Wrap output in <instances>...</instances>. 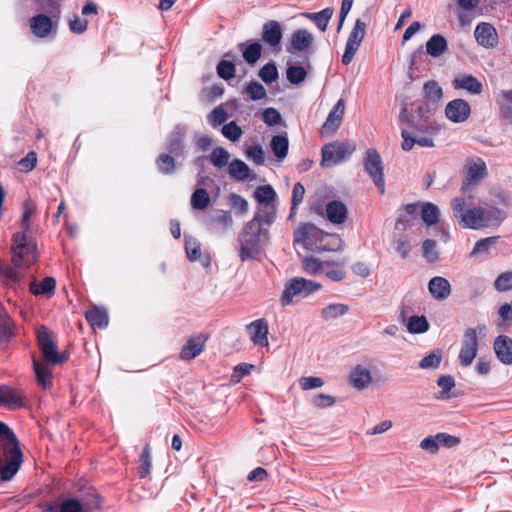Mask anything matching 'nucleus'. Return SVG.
<instances>
[{"mask_svg": "<svg viewBox=\"0 0 512 512\" xmlns=\"http://www.w3.org/2000/svg\"><path fill=\"white\" fill-rule=\"evenodd\" d=\"M452 84L455 89H463L470 94L479 95L483 91L482 83L471 74H461L457 76Z\"/></svg>", "mask_w": 512, "mask_h": 512, "instance_id": "23", "label": "nucleus"}, {"mask_svg": "<svg viewBox=\"0 0 512 512\" xmlns=\"http://www.w3.org/2000/svg\"><path fill=\"white\" fill-rule=\"evenodd\" d=\"M439 209L432 203H424L422 206V219L427 225H433L438 221Z\"/></svg>", "mask_w": 512, "mask_h": 512, "instance_id": "50", "label": "nucleus"}, {"mask_svg": "<svg viewBox=\"0 0 512 512\" xmlns=\"http://www.w3.org/2000/svg\"><path fill=\"white\" fill-rule=\"evenodd\" d=\"M323 232L315 225L307 223L299 227L294 233V242L301 244L305 249H319L318 242L322 241Z\"/></svg>", "mask_w": 512, "mask_h": 512, "instance_id": "12", "label": "nucleus"}, {"mask_svg": "<svg viewBox=\"0 0 512 512\" xmlns=\"http://www.w3.org/2000/svg\"><path fill=\"white\" fill-rule=\"evenodd\" d=\"M30 28L32 33L39 37L45 38L47 37L53 28L52 20L45 14H38L31 18L30 20Z\"/></svg>", "mask_w": 512, "mask_h": 512, "instance_id": "27", "label": "nucleus"}, {"mask_svg": "<svg viewBox=\"0 0 512 512\" xmlns=\"http://www.w3.org/2000/svg\"><path fill=\"white\" fill-rule=\"evenodd\" d=\"M222 134L228 138L229 140L236 142L240 139L242 135L241 128L236 124V122L232 121L222 128Z\"/></svg>", "mask_w": 512, "mask_h": 512, "instance_id": "61", "label": "nucleus"}, {"mask_svg": "<svg viewBox=\"0 0 512 512\" xmlns=\"http://www.w3.org/2000/svg\"><path fill=\"white\" fill-rule=\"evenodd\" d=\"M245 154L247 158L252 160L256 165H263L265 162L264 151L260 145L248 147L245 151Z\"/></svg>", "mask_w": 512, "mask_h": 512, "instance_id": "58", "label": "nucleus"}, {"mask_svg": "<svg viewBox=\"0 0 512 512\" xmlns=\"http://www.w3.org/2000/svg\"><path fill=\"white\" fill-rule=\"evenodd\" d=\"M478 352V338L474 328H467L464 332L461 349L459 353L460 363L467 367L476 358Z\"/></svg>", "mask_w": 512, "mask_h": 512, "instance_id": "13", "label": "nucleus"}, {"mask_svg": "<svg viewBox=\"0 0 512 512\" xmlns=\"http://www.w3.org/2000/svg\"><path fill=\"white\" fill-rule=\"evenodd\" d=\"M345 263L344 262H333V261H326V267L324 269L323 274L334 282L342 281L345 276L346 272L344 270Z\"/></svg>", "mask_w": 512, "mask_h": 512, "instance_id": "37", "label": "nucleus"}, {"mask_svg": "<svg viewBox=\"0 0 512 512\" xmlns=\"http://www.w3.org/2000/svg\"><path fill=\"white\" fill-rule=\"evenodd\" d=\"M428 290L436 300H445L451 294V285L446 278L436 276L430 279Z\"/></svg>", "mask_w": 512, "mask_h": 512, "instance_id": "25", "label": "nucleus"}, {"mask_svg": "<svg viewBox=\"0 0 512 512\" xmlns=\"http://www.w3.org/2000/svg\"><path fill=\"white\" fill-rule=\"evenodd\" d=\"M206 340L207 338L202 334L190 337L181 349V359L192 360L197 357L203 351Z\"/></svg>", "mask_w": 512, "mask_h": 512, "instance_id": "22", "label": "nucleus"}, {"mask_svg": "<svg viewBox=\"0 0 512 512\" xmlns=\"http://www.w3.org/2000/svg\"><path fill=\"white\" fill-rule=\"evenodd\" d=\"M35 212V206L32 202L26 201L23 206L22 233H16L13 236V264L16 267H28L37 259L36 245L27 237L30 229V217Z\"/></svg>", "mask_w": 512, "mask_h": 512, "instance_id": "2", "label": "nucleus"}, {"mask_svg": "<svg viewBox=\"0 0 512 512\" xmlns=\"http://www.w3.org/2000/svg\"><path fill=\"white\" fill-rule=\"evenodd\" d=\"M191 206L196 210L206 209L211 202L210 195L204 188H197L191 195Z\"/></svg>", "mask_w": 512, "mask_h": 512, "instance_id": "45", "label": "nucleus"}, {"mask_svg": "<svg viewBox=\"0 0 512 512\" xmlns=\"http://www.w3.org/2000/svg\"><path fill=\"white\" fill-rule=\"evenodd\" d=\"M260 78L265 83H272L278 78V71L274 63L265 64L259 71Z\"/></svg>", "mask_w": 512, "mask_h": 512, "instance_id": "57", "label": "nucleus"}, {"mask_svg": "<svg viewBox=\"0 0 512 512\" xmlns=\"http://www.w3.org/2000/svg\"><path fill=\"white\" fill-rule=\"evenodd\" d=\"M287 79L292 84H299L303 82L307 76L306 70L301 66H290L286 72Z\"/></svg>", "mask_w": 512, "mask_h": 512, "instance_id": "56", "label": "nucleus"}, {"mask_svg": "<svg viewBox=\"0 0 512 512\" xmlns=\"http://www.w3.org/2000/svg\"><path fill=\"white\" fill-rule=\"evenodd\" d=\"M262 46L255 42L249 44L243 51V58L248 64H255L261 56Z\"/></svg>", "mask_w": 512, "mask_h": 512, "instance_id": "51", "label": "nucleus"}, {"mask_svg": "<svg viewBox=\"0 0 512 512\" xmlns=\"http://www.w3.org/2000/svg\"><path fill=\"white\" fill-rule=\"evenodd\" d=\"M271 149L278 160H283L288 153L289 141L285 134L273 136L270 143Z\"/></svg>", "mask_w": 512, "mask_h": 512, "instance_id": "36", "label": "nucleus"}, {"mask_svg": "<svg viewBox=\"0 0 512 512\" xmlns=\"http://www.w3.org/2000/svg\"><path fill=\"white\" fill-rule=\"evenodd\" d=\"M356 150V145L350 140L334 141L322 148V167H331L350 157Z\"/></svg>", "mask_w": 512, "mask_h": 512, "instance_id": "6", "label": "nucleus"}, {"mask_svg": "<svg viewBox=\"0 0 512 512\" xmlns=\"http://www.w3.org/2000/svg\"><path fill=\"white\" fill-rule=\"evenodd\" d=\"M348 380L353 388L364 390L371 385L373 378L368 367L358 364L350 371Z\"/></svg>", "mask_w": 512, "mask_h": 512, "instance_id": "17", "label": "nucleus"}, {"mask_svg": "<svg viewBox=\"0 0 512 512\" xmlns=\"http://www.w3.org/2000/svg\"><path fill=\"white\" fill-rule=\"evenodd\" d=\"M44 512H87L77 499H66L58 507L50 506Z\"/></svg>", "mask_w": 512, "mask_h": 512, "instance_id": "42", "label": "nucleus"}, {"mask_svg": "<svg viewBox=\"0 0 512 512\" xmlns=\"http://www.w3.org/2000/svg\"><path fill=\"white\" fill-rule=\"evenodd\" d=\"M322 285L303 277H295L287 281L280 298L282 307L295 303L299 298H305L319 291Z\"/></svg>", "mask_w": 512, "mask_h": 512, "instance_id": "3", "label": "nucleus"}, {"mask_svg": "<svg viewBox=\"0 0 512 512\" xmlns=\"http://www.w3.org/2000/svg\"><path fill=\"white\" fill-rule=\"evenodd\" d=\"M465 205V200L462 197H456L451 202L454 216L460 220L464 228L477 230L488 227L482 207H474L465 210Z\"/></svg>", "mask_w": 512, "mask_h": 512, "instance_id": "4", "label": "nucleus"}, {"mask_svg": "<svg viewBox=\"0 0 512 512\" xmlns=\"http://www.w3.org/2000/svg\"><path fill=\"white\" fill-rule=\"evenodd\" d=\"M424 100L432 106H437L442 102L443 90L436 81H428L423 87Z\"/></svg>", "mask_w": 512, "mask_h": 512, "instance_id": "32", "label": "nucleus"}, {"mask_svg": "<svg viewBox=\"0 0 512 512\" xmlns=\"http://www.w3.org/2000/svg\"><path fill=\"white\" fill-rule=\"evenodd\" d=\"M262 119L268 126H276L282 122V116L278 110L269 107L262 112Z\"/></svg>", "mask_w": 512, "mask_h": 512, "instance_id": "60", "label": "nucleus"}, {"mask_svg": "<svg viewBox=\"0 0 512 512\" xmlns=\"http://www.w3.org/2000/svg\"><path fill=\"white\" fill-rule=\"evenodd\" d=\"M466 181L461 191L466 194L470 185H478L488 175L485 161L480 157H469L465 161Z\"/></svg>", "mask_w": 512, "mask_h": 512, "instance_id": "9", "label": "nucleus"}, {"mask_svg": "<svg viewBox=\"0 0 512 512\" xmlns=\"http://www.w3.org/2000/svg\"><path fill=\"white\" fill-rule=\"evenodd\" d=\"M493 350L502 364L512 365V339L509 336H497L493 342Z\"/></svg>", "mask_w": 512, "mask_h": 512, "instance_id": "18", "label": "nucleus"}, {"mask_svg": "<svg viewBox=\"0 0 512 512\" xmlns=\"http://www.w3.org/2000/svg\"><path fill=\"white\" fill-rule=\"evenodd\" d=\"M250 340L255 345L268 346V324L264 319H258L247 326Z\"/></svg>", "mask_w": 512, "mask_h": 512, "instance_id": "21", "label": "nucleus"}, {"mask_svg": "<svg viewBox=\"0 0 512 512\" xmlns=\"http://www.w3.org/2000/svg\"><path fill=\"white\" fill-rule=\"evenodd\" d=\"M442 359L440 351H433L429 355L425 356L419 363V367L422 369H436L439 367Z\"/></svg>", "mask_w": 512, "mask_h": 512, "instance_id": "54", "label": "nucleus"}, {"mask_svg": "<svg viewBox=\"0 0 512 512\" xmlns=\"http://www.w3.org/2000/svg\"><path fill=\"white\" fill-rule=\"evenodd\" d=\"M348 312V306L342 303H333L324 307L321 311V317L325 321L344 316Z\"/></svg>", "mask_w": 512, "mask_h": 512, "instance_id": "44", "label": "nucleus"}, {"mask_svg": "<svg viewBox=\"0 0 512 512\" xmlns=\"http://www.w3.org/2000/svg\"><path fill=\"white\" fill-rule=\"evenodd\" d=\"M56 286V281L53 277H46L43 279L41 284H38L36 281H32L30 283V291L32 294L38 295H47L51 296L54 293Z\"/></svg>", "mask_w": 512, "mask_h": 512, "instance_id": "39", "label": "nucleus"}, {"mask_svg": "<svg viewBox=\"0 0 512 512\" xmlns=\"http://www.w3.org/2000/svg\"><path fill=\"white\" fill-rule=\"evenodd\" d=\"M327 260H321L314 256L305 257L302 261L303 270L313 276L321 275L326 267Z\"/></svg>", "mask_w": 512, "mask_h": 512, "instance_id": "41", "label": "nucleus"}, {"mask_svg": "<svg viewBox=\"0 0 512 512\" xmlns=\"http://www.w3.org/2000/svg\"><path fill=\"white\" fill-rule=\"evenodd\" d=\"M24 394L21 390L10 386H0V406L18 408L24 405Z\"/></svg>", "mask_w": 512, "mask_h": 512, "instance_id": "20", "label": "nucleus"}, {"mask_svg": "<svg viewBox=\"0 0 512 512\" xmlns=\"http://www.w3.org/2000/svg\"><path fill=\"white\" fill-rule=\"evenodd\" d=\"M348 210L341 201H331L326 205L327 219L333 224H342L347 218Z\"/></svg>", "mask_w": 512, "mask_h": 512, "instance_id": "29", "label": "nucleus"}, {"mask_svg": "<svg viewBox=\"0 0 512 512\" xmlns=\"http://www.w3.org/2000/svg\"><path fill=\"white\" fill-rule=\"evenodd\" d=\"M33 369L36 374L37 382L42 388L47 389L52 384V372L48 363H40L38 360H33Z\"/></svg>", "mask_w": 512, "mask_h": 512, "instance_id": "34", "label": "nucleus"}, {"mask_svg": "<svg viewBox=\"0 0 512 512\" xmlns=\"http://www.w3.org/2000/svg\"><path fill=\"white\" fill-rule=\"evenodd\" d=\"M364 169L381 194L385 192L384 165L380 154L375 149H368L364 157Z\"/></svg>", "mask_w": 512, "mask_h": 512, "instance_id": "8", "label": "nucleus"}, {"mask_svg": "<svg viewBox=\"0 0 512 512\" xmlns=\"http://www.w3.org/2000/svg\"><path fill=\"white\" fill-rule=\"evenodd\" d=\"M428 328L429 323L424 316H411L407 322V330L412 334L424 333Z\"/></svg>", "mask_w": 512, "mask_h": 512, "instance_id": "48", "label": "nucleus"}, {"mask_svg": "<svg viewBox=\"0 0 512 512\" xmlns=\"http://www.w3.org/2000/svg\"><path fill=\"white\" fill-rule=\"evenodd\" d=\"M85 316L93 327L105 328L108 325V314L103 309L93 308L87 311Z\"/></svg>", "mask_w": 512, "mask_h": 512, "instance_id": "43", "label": "nucleus"}, {"mask_svg": "<svg viewBox=\"0 0 512 512\" xmlns=\"http://www.w3.org/2000/svg\"><path fill=\"white\" fill-rule=\"evenodd\" d=\"M23 462L19 441L13 431L0 421V477L10 481L18 472Z\"/></svg>", "mask_w": 512, "mask_h": 512, "instance_id": "1", "label": "nucleus"}, {"mask_svg": "<svg viewBox=\"0 0 512 512\" xmlns=\"http://www.w3.org/2000/svg\"><path fill=\"white\" fill-rule=\"evenodd\" d=\"M436 132V129L432 125H420L417 126L411 133L407 130H402V149L409 151L412 147L417 144L421 147H433V139L429 136Z\"/></svg>", "mask_w": 512, "mask_h": 512, "instance_id": "7", "label": "nucleus"}, {"mask_svg": "<svg viewBox=\"0 0 512 512\" xmlns=\"http://www.w3.org/2000/svg\"><path fill=\"white\" fill-rule=\"evenodd\" d=\"M229 203L232 208L237 210L240 214H245L248 211V202L240 195L231 194L229 196Z\"/></svg>", "mask_w": 512, "mask_h": 512, "instance_id": "64", "label": "nucleus"}, {"mask_svg": "<svg viewBox=\"0 0 512 512\" xmlns=\"http://www.w3.org/2000/svg\"><path fill=\"white\" fill-rule=\"evenodd\" d=\"M185 250L187 257L190 261L199 260L204 267H208L210 264L209 256H203L201 254V245L199 241L192 237L185 235Z\"/></svg>", "mask_w": 512, "mask_h": 512, "instance_id": "28", "label": "nucleus"}, {"mask_svg": "<svg viewBox=\"0 0 512 512\" xmlns=\"http://www.w3.org/2000/svg\"><path fill=\"white\" fill-rule=\"evenodd\" d=\"M482 208L488 227H498L508 217V211L488 202Z\"/></svg>", "mask_w": 512, "mask_h": 512, "instance_id": "26", "label": "nucleus"}, {"mask_svg": "<svg viewBox=\"0 0 512 512\" xmlns=\"http://www.w3.org/2000/svg\"><path fill=\"white\" fill-rule=\"evenodd\" d=\"M314 36L305 29H299L293 32L290 38V44L287 51L290 53H300L308 50L314 43Z\"/></svg>", "mask_w": 512, "mask_h": 512, "instance_id": "16", "label": "nucleus"}, {"mask_svg": "<svg viewBox=\"0 0 512 512\" xmlns=\"http://www.w3.org/2000/svg\"><path fill=\"white\" fill-rule=\"evenodd\" d=\"M38 345L44 360L48 364L57 365L66 361V357L58 353L56 344L46 327H41L37 334Z\"/></svg>", "mask_w": 512, "mask_h": 512, "instance_id": "10", "label": "nucleus"}, {"mask_svg": "<svg viewBox=\"0 0 512 512\" xmlns=\"http://www.w3.org/2000/svg\"><path fill=\"white\" fill-rule=\"evenodd\" d=\"M217 73L224 80H230L235 76V65L231 61L221 60L217 65Z\"/></svg>", "mask_w": 512, "mask_h": 512, "instance_id": "55", "label": "nucleus"}, {"mask_svg": "<svg viewBox=\"0 0 512 512\" xmlns=\"http://www.w3.org/2000/svg\"><path fill=\"white\" fill-rule=\"evenodd\" d=\"M366 23L361 19L355 21L354 27L349 33L345 51L342 56V63L348 65L352 62L366 34Z\"/></svg>", "mask_w": 512, "mask_h": 512, "instance_id": "11", "label": "nucleus"}, {"mask_svg": "<svg viewBox=\"0 0 512 512\" xmlns=\"http://www.w3.org/2000/svg\"><path fill=\"white\" fill-rule=\"evenodd\" d=\"M471 113L469 103L464 99H454L445 108L446 117L454 123H462L468 119Z\"/></svg>", "mask_w": 512, "mask_h": 512, "instance_id": "14", "label": "nucleus"}, {"mask_svg": "<svg viewBox=\"0 0 512 512\" xmlns=\"http://www.w3.org/2000/svg\"><path fill=\"white\" fill-rule=\"evenodd\" d=\"M261 227L256 221H249L239 236V256L242 261L254 259L259 253Z\"/></svg>", "mask_w": 512, "mask_h": 512, "instance_id": "5", "label": "nucleus"}, {"mask_svg": "<svg viewBox=\"0 0 512 512\" xmlns=\"http://www.w3.org/2000/svg\"><path fill=\"white\" fill-rule=\"evenodd\" d=\"M254 196L260 205L274 204L276 193L270 185H264L256 188Z\"/></svg>", "mask_w": 512, "mask_h": 512, "instance_id": "46", "label": "nucleus"}, {"mask_svg": "<svg viewBox=\"0 0 512 512\" xmlns=\"http://www.w3.org/2000/svg\"><path fill=\"white\" fill-rule=\"evenodd\" d=\"M246 92L249 94L250 98L254 101L256 100H261L263 98L266 97V90L265 88L263 87L262 84L254 81V82H251L247 87H246Z\"/></svg>", "mask_w": 512, "mask_h": 512, "instance_id": "63", "label": "nucleus"}, {"mask_svg": "<svg viewBox=\"0 0 512 512\" xmlns=\"http://www.w3.org/2000/svg\"><path fill=\"white\" fill-rule=\"evenodd\" d=\"M494 288L499 292L512 290V271L501 273L494 281Z\"/></svg>", "mask_w": 512, "mask_h": 512, "instance_id": "53", "label": "nucleus"}, {"mask_svg": "<svg viewBox=\"0 0 512 512\" xmlns=\"http://www.w3.org/2000/svg\"><path fill=\"white\" fill-rule=\"evenodd\" d=\"M276 217V206L275 204L260 205L259 212L254 216L251 221H256L258 225L266 224L271 225Z\"/></svg>", "mask_w": 512, "mask_h": 512, "instance_id": "40", "label": "nucleus"}, {"mask_svg": "<svg viewBox=\"0 0 512 512\" xmlns=\"http://www.w3.org/2000/svg\"><path fill=\"white\" fill-rule=\"evenodd\" d=\"M345 111V101L339 99L333 109L330 111L325 123L322 125L321 133L332 134L340 126Z\"/></svg>", "mask_w": 512, "mask_h": 512, "instance_id": "19", "label": "nucleus"}, {"mask_svg": "<svg viewBox=\"0 0 512 512\" xmlns=\"http://www.w3.org/2000/svg\"><path fill=\"white\" fill-rule=\"evenodd\" d=\"M228 173L231 178L241 182L251 178V169L244 161L239 159L229 163Z\"/></svg>", "mask_w": 512, "mask_h": 512, "instance_id": "33", "label": "nucleus"}, {"mask_svg": "<svg viewBox=\"0 0 512 512\" xmlns=\"http://www.w3.org/2000/svg\"><path fill=\"white\" fill-rule=\"evenodd\" d=\"M497 240L498 237L493 236L477 241L473 250L471 251V256L474 257L477 255H487L491 247H493L496 244Z\"/></svg>", "mask_w": 512, "mask_h": 512, "instance_id": "49", "label": "nucleus"}, {"mask_svg": "<svg viewBox=\"0 0 512 512\" xmlns=\"http://www.w3.org/2000/svg\"><path fill=\"white\" fill-rule=\"evenodd\" d=\"M282 36V28L279 22L272 20L263 25L262 40L270 47H278Z\"/></svg>", "mask_w": 512, "mask_h": 512, "instance_id": "24", "label": "nucleus"}, {"mask_svg": "<svg viewBox=\"0 0 512 512\" xmlns=\"http://www.w3.org/2000/svg\"><path fill=\"white\" fill-rule=\"evenodd\" d=\"M152 468L151 455L149 447L146 446L140 455V464L138 467V473L141 478L146 477L150 474Z\"/></svg>", "mask_w": 512, "mask_h": 512, "instance_id": "52", "label": "nucleus"}, {"mask_svg": "<svg viewBox=\"0 0 512 512\" xmlns=\"http://www.w3.org/2000/svg\"><path fill=\"white\" fill-rule=\"evenodd\" d=\"M423 256L429 262H435L439 258L438 251L436 249V241L427 239L423 242L422 245Z\"/></svg>", "mask_w": 512, "mask_h": 512, "instance_id": "59", "label": "nucleus"}, {"mask_svg": "<svg viewBox=\"0 0 512 512\" xmlns=\"http://www.w3.org/2000/svg\"><path fill=\"white\" fill-rule=\"evenodd\" d=\"M487 202L507 211L512 207V194L503 188L496 187L491 189Z\"/></svg>", "mask_w": 512, "mask_h": 512, "instance_id": "31", "label": "nucleus"}, {"mask_svg": "<svg viewBox=\"0 0 512 512\" xmlns=\"http://www.w3.org/2000/svg\"><path fill=\"white\" fill-rule=\"evenodd\" d=\"M496 103L501 117L512 125V89L501 90L496 97Z\"/></svg>", "mask_w": 512, "mask_h": 512, "instance_id": "30", "label": "nucleus"}, {"mask_svg": "<svg viewBox=\"0 0 512 512\" xmlns=\"http://www.w3.org/2000/svg\"><path fill=\"white\" fill-rule=\"evenodd\" d=\"M230 153L223 147H216L210 154V162L217 168H223L229 164Z\"/></svg>", "mask_w": 512, "mask_h": 512, "instance_id": "47", "label": "nucleus"}, {"mask_svg": "<svg viewBox=\"0 0 512 512\" xmlns=\"http://www.w3.org/2000/svg\"><path fill=\"white\" fill-rule=\"evenodd\" d=\"M157 166L160 172L164 174L172 173L175 170V162L173 157L162 154L157 159Z\"/></svg>", "mask_w": 512, "mask_h": 512, "instance_id": "62", "label": "nucleus"}, {"mask_svg": "<svg viewBox=\"0 0 512 512\" xmlns=\"http://www.w3.org/2000/svg\"><path fill=\"white\" fill-rule=\"evenodd\" d=\"M333 15L332 8H325L315 13H305L304 16L313 21L320 31L324 32L327 29L328 23Z\"/></svg>", "mask_w": 512, "mask_h": 512, "instance_id": "38", "label": "nucleus"}, {"mask_svg": "<svg viewBox=\"0 0 512 512\" xmlns=\"http://www.w3.org/2000/svg\"><path fill=\"white\" fill-rule=\"evenodd\" d=\"M447 50V41L440 35H433L426 43V52L432 57H440Z\"/></svg>", "mask_w": 512, "mask_h": 512, "instance_id": "35", "label": "nucleus"}, {"mask_svg": "<svg viewBox=\"0 0 512 512\" xmlns=\"http://www.w3.org/2000/svg\"><path fill=\"white\" fill-rule=\"evenodd\" d=\"M474 36L476 42L485 48H494L498 44L497 31L490 23H479L475 28Z\"/></svg>", "mask_w": 512, "mask_h": 512, "instance_id": "15", "label": "nucleus"}]
</instances>
